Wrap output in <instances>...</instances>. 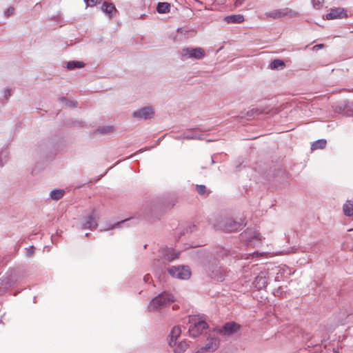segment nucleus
Wrapping results in <instances>:
<instances>
[{
  "instance_id": "nucleus-1",
  "label": "nucleus",
  "mask_w": 353,
  "mask_h": 353,
  "mask_svg": "<svg viewBox=\"0 0 353 353\" xmlns=\"http://www.w3.org/2000/svg\"><path fill=\"white\" fill-rule=\"evenodd\" d=\"M189 323L190 325L188 331L190 335L192 337L199 336L204 330L208 328L207 323L199 316H190Z\"/></svg>"
},
{
  "instance_id": "nucleus-2",
  "label": "nucleus",
  "mask_w": 353,
  "mask_h": 353,
  "mask_svg": "<svg viewBox=\"0 0 353 353\" xmlns=\"http://www.w3.org/2000/svg\"><path fill=\"white\" fill-rule=\"evenodd\" d=\"M173 295L168 293H163L154 298L148 305L150 311H155L161 309L166 305L168 303L174 301Z\"/></svg>"
},
{
  "instance_id": "nucleus-3",
  "label": "nucleus",
  "mask_w": 353,
  "mask_h": 353,
  "mask_svg": "<svg viewBox=\"0 0 353 353\" xmlns=\"http://www.w3.org/2000/svg\"><path fill=\"white\" fill-rule=\"evenodd\" d=\"M183 60L189 59L200 60L205 56V50L202 48H185L181 51Z\"/></svg>"
},
{
  "instance_id": "nucleus-4",
  "label": "nucleus",
  "mask_w": 353,
  "mask_h": 353,
  "mask_svg": "<svg viewBox=\"0 0 353 353\" xmlns=\"http://www.w3.org/2000/svg\"><path fill=\"white\" fill-rule=\"evenodd\" d=\"M256 276L253 281V285L257 290L265 288L269 281V271L265 268L260 269L258 273H255Z\"/></svg>"
},
{
  "instance_id": "nucleus-5",
  "label": "nucleus",
  "mask_w": 353,
  "mask_h": 353,
  "mask_svg": "<svg viewBox=\"0 0 353 353\" xmlns=\"http://www.w3.org/2000/svg\"><path fill=\"white\" fill-rule=\"evenodd\" d=\"M219 346V339L215 336H210L205 345L196 348L194 353H211L216 351Z\"/></svg>"
},
{
  "instance_id": "nucleus-6",
  "label": "nucleus",
  "mask_w": 353,
  "mask_h": 353,
  "mask_svg": "<svg viewBox=\"0 0 353 353\" xmlns=\"http://www.w3.org/2000/svg\"><path fill=\"white\" fill-rule=\"evenodd\" d=\"M169 274L174 278L188 279L191 276V271L188 266H173L168 269Z\"/></svg>"
},
{
  "instance_id": "nucleus-7",
  "label": "nucleus",
  "mask_w": 353,
  "mask_h": 353,
  "mask_svg": "<svg viewBox=\"0 0 353 353\" xmlns=\"http://www.w3.org/2000/svg\"><path fill=\"white\" fill-rule=\"evenodd\" d=\"M205 132L201 131L198 128L188 129L183 132L179 137H176V139H194L203 140L205 138Z\"/></svg>"
},
{
  "instance_id": "nucleus-8",
  "label": "nucleus",
  "mask_w": 353,
  "mask_h": 353,
  "mask_svg": "<svg viewBox=\"0 0 353 353\" xmlns=\"http://www.w3.org/2000/svg\"><path fill=\"white\" fill-rule=\"evenodd\" d=\"M154 114V108L152 106H146L133 112L132 116L137 119H150Z\"/></svg>"
},
{
  "instance_id": "nucleus-9",
  "label": "nucleus",
  "mask_w": 353,
  "mask_h": 353,
  "mask_svg": "<svg viewBox=\"0 0 353 353\" xmlns=\"http://www.w3.org/2000/svg\"><path fill=\"white\" fill-rule=\"evenodd\" d=\"M347 17V11L343 8H331L325 15L327 20L339 19Z\"/></svg>"
},
{
  "instance_id": "nucleus-10",
  "label": "nucleus",
  "mask_w": 353,
  "mask_h": 353,
  "mask_svg": "<svg viewBox=\"0 0 353 353\" xmlns=\"http://www.w3.org/2000/svg\"><path fill=\"white\" fill-rule=\"evenodd\" d=\"M240 329V325L234 322L225 323L223 327L219 330V333L223 335L230 336L236 333Z\"/></svg>"
},
{
  "instance_id": "nucleus-11",
  "label": "nucleus",
  "mask_w": 353,
  "mask_h": 353,
  "mask_svg": "<svg viewBox=\"0 0 353 353\" xmlns=\"http://www.w3.org/2000/svg\"><path fill=\"white\" fill-rule=\"evenodd\" d=\"M97 219L92 213L85 218V220L81 225V228L94 230L97 227Z\"/></svg>"
},
{
  "instance_id": "nucleus-12",
  "label": "nucleus",
  "mask_w": 353,
  "mask_h": 353,
  "mask_svg": "<svg viewBox=\"0 0 353 353\" xmlns=\"http://www.w3.org/2000/svg\"><path fill=\"white\" fill-rule=\"evenodd\" d=\"M181 334V329L179 326H174L170 334V339L168 341L170 346L174 345V342H176L177 339Z\"/></svg>"
},
{
  "instance_id": "nucleus-13",
  "label": "nucleus",
  "mask_w": 353,
  "mask_h": 353,
  "mask_svg": "<svg viewBox=\"0 0 353 353\" xmlns=\"http://www.w3.org/2000/svg\"><path fill=\"white\" fill-rule=\"evenodd\" d=\"M211 272V276L214 279L222 281L224 279L225 271L221 267L216 265L212 268Z\"/></svg>"
},
{
  "instance_id": "nucleus-14",
  "label": "nucleus",
  "mask_w": 353,
  "mask_h": 353,
  "mask_svg": "<svg viewBox=\"0 0 353 353\" xmlns=\"http://www.w3.org/2000/svg\"><path fill=\"white\" fill-rule=\"evenodd\" d=\"M173 345L172 347L174 353H184L189 347V343L186 341H182L179 343L174 342Z\"/></svg>"
},
{
  "instance_id": "nucleus-15",
  "label": "nucleus",
  "mask_w": 353,
  "mask_h": 353,
  "mask_svg": "<svg viewBox=\"0 0 353 353\" xmlns=\"http://www.w3.org/2000/svg\"><path fill=\"white\" fill-rule=\"evenodd\" d=\"M245 20L244 16L242 14H232L224 17V21L227 23H241Z\"/></svg>"
},
{
  "instance_id": "nucleus-16",
  "label": "nucleus",
  "mask_w": 353,
  "mask_h": 353,
  "mask_svg": "<svg viewBox=\"0 0 353 353\" xmlns=\"http://www.w3.org/2000/svg\"><path fill=\"white\" fill-rule=\"evenodd\" d=\"M241 225L242 224L239 222L228 220L224 226V230L228 232H234L238 230Z\"/></svg>"
},
{
  "instance_id": "nucleus-17",
  "label": "nucleus",
  "mask_w": 353,
  "mask_h": 353,
  "mask_svg": "<svg viewBox=\"0 0 353 353\" xmlns=\"http://www.w3.org/2000/svg\"><path fill=\"white\" fill-rule=\"evenodd\" d=\"M65 194V190L62 189H54L50 192V197L52 200L58 201Z\"/></svg>"
},
{
  "instance_id": "nucleus-18",
  "label": "nucleus",
  "mask_w": 353,
  "mask_h": 353,
  "mask_svg": "<svg viewBox=\"0 0 353 353\" xmlns=\"http://www.w3.org/2000/svg\"><path fill=\"white\" fill-rule=\"evenodd\" d=\"M241 236L242 238L246 239L249 241H252L254 238L259 240L260 239L259 234L255 231L252 230L245 231L243 234H241Z\"/></svg>"
},
{
  "instance_id": "nucleus-19",
  "label": "nucleus",
  "mask_w": 353,
  "mask_h": 353,
  "mask_svg": "<svg viewBox=\"0 0 353 353\" xmlns=\"http://www.w3.org/2000/svg\"><path fill=\"white\" fill-rule=\"evenodd\" d=\"M157 10L160 14L168 13L170 10V4L166 2L159 3Z\"/></svg>"
},
{
  "instance_id": "nucleus-20",
  "label": "nucleus",
  "mask_w": 353,
  "mask_h": 353,
  "mask_svg": "<svg viewBox=\"0 0 353 353\" xmlns=\"http://www.w3.org/2000/svg\"><path fill=\"white\" fill-rule=\"evenodd\" d=\"M101 9L103 12L108 14L110 17L112 16V13L116 11L114 6L112 3H103Z\"/></svg>"
},
{
  "instance_id": "nucleus-21",
  "label": "nucleus",
  "mask_w": 353,
  "mask_h": 353,
  "mask_svg": "<svg viewBox=\"0 0 353 353\" xmlns=\"http://www.w3.org/2000/svg\"><path fill=\"white\" fill-rule=\"evenodd\" d=\"M267 18H272L274 19H279L283 16V12L279 10H274L265 13Z\"/></svg>"
},
{
  "instance_id": "nucleus-22",
  "label": "nucleus",
  "mask_w": 353,
  "mask_h": 353,
  "mask_svg": "<svg viewBox=\"0 0 353 353\" xmlns=\"http://www.w3.org/2000/svg\"><path fill=\"white\" fill-rule=\"evenodd\" d=\"M343 212L346 216H351L353 215V202L347 201L343 205Z\"/></svg>"
},
{
  "instance_id": "nucleus-23",
  "label": "nucleus",
  "mask_w": 353,
  "mask_h": 353,
  "mask_svg": "<svg viewBox=\"0 0 353 353\" xmlns=\"http://www.w3.org/2000/svg\"><path fill=\"white\" fill-rule=\"evenodd\" d=\"M114 131V128L112 125L100 126L97 128L95 133L110 134Z\"/></svg>"
},
{
  "instance_id": "nucleus-24",
  "label": "nucleus",
  "mask_w": 353,
  "mask_h": 353,
  "mask_svg": "<svg viewBox=\"0 0 353 353\" xmlns=\"http://www.w3.org/2000/svg\"><path fill=\"white\" fill-rule=\"evenodd\" d=\"M179 256V253H176L172 249H167L164 252V257L168 261L174 260Z\"/></svg>"
},
{
  "instance_id": "nucleus-25",
  "label": "nucleus",
  "mask_w": 353,
  "mask_h": 353,
  "mask_svg": "<svg viewBox=\"0 0 353 353\" xmlns=\"http://www.w3.org/2000/svg\"><path fill=\"white\" fill-rule=\"evenodd\" d=\"M84 66V63L79 61H71L68 62L67 68L69 70H73L74 68H81Z\"/></svg>"
},
{
  "instance_id": "nucleus-26",
  "label": "nucleus",
  "mask_w": 353,
  "mask_h": 353,
  "mask_svg": "<svg viewBox=\"0 0 353 353\" xmlns=\"http://www.w3.org/2000/svg\"><path fill=\"white\" fill-rule=\"evenodd\" d=\"M326 140L325 139H319L314 142L312 145L311 149L316 150V149H323L326 145Z\"/></svg>"
},
{
  "instance_id": "nucleus-27",
  "label": "nucleus",
  "mask_w": 353,
  "mask_h": 353,
  "mask_svg": "<svg viewBox=\"0 0 353 353\" xmlns=\"http://www.w3.org/2000/svg\"><path fill=\"white\" fill-rule=\"evenodd\" d=\"M285 66V63L283 61L280 59H274L272 63H270V68L271 69H278L279 68H283Z\"/></svg>"
},
{
  "instance_id": "nucleus-28",
  "label": "nucleus",
  "mask_w": 353,
  "mask_h": 353,
  "mask_svg": "<svg viewBox=\"0 0 353 353\" xmlns=\"http://www.w3.org/2000/svg\"><path fill=\"white\" fill-rule=\"evenodd\" d=\"M276 270L278 272H276V276H275V281H279L282 279L283 274L285 272V268H276Z\"/></svg>"
},
{
  "instance_id": "nucleus-29",
  "label": "nucleus",
  "mask_w": 353,
  "mask_h": 353,
  "mask_svg": "<svg viewBox=\"0 0 353 353\" xmlns=\"http://www.w3.org/2000/svg\"><path fill=\"white\" fill-rule=\"evenodd\" d=\"M313 7L316 9H319L323 6L324 0H312Z\"/></svg>"
},
{
  "instance_id": "nucleus-30",
  "label": "nucleus",
  "mask_w": 353,
  "mask_h": 353,
  "mask_svg": "<svg viewBox=\"0 0 353 353\" xmlns=\"http://www.w3.org/2000/svg\"><path fill=\"white\" fill-rule=\"evenodd\" d=\"M197 192L201 194H203L205 192V186L203 185H199L196 186Z\"/></svg>"
},
{
  "instance_id": "nucleus-31",
  "label": "nucleus",
  "mask_w": 353,
  "mask_h": 353,
  "mask_svg": "<svg viewBox=\"0 0 353 353\" xmlns=\"http://www.w3.org/2000/svg\"><path fill=\"white\" fill-rule=\"evenodd\" d=\"M245 0H234V6L235 8H238L243 5Z\"/></svg>"
},
{
  "instance_id": "nucleus-32",
  "label": "nucleus",
  "mask_w": 353,
  "mask_h": 353,
  "mask_svg": "<svg viewBox=\"0 0 353 353\" xmlns=\"http://www.w3.org/2000/svg\"><path fill=\"white\" fill-rule=\"evenodd\" d=\"M14 9L12 7L8 8L6 11V14L10 16L14 13Z\"/></svg>"
},
{
  "instance_id": "nucleus-33",
  "label": "nucleus",
  "mask_w": 353,
  "mask_h": 353,
  "mask_svg": "<svg viewBox=\"0 0 353 353\" xmlns=\"http://www.w3.org/2000/svg\"><path fill=\"white\" fill-rule=\"evenodd\" d=\"M11 95V92L9 88H6L4 90V97L8 99Z\"/></svg>"
},
{
  "instance_id": "nucleus-34",
  "label": "nucleus",
  "mask_w": 353,
  "mask_h": 353,
  "mask_svg": "<svg viewBox=\"0 0 353 353\" xmlns=\"http://www.w3.org/2000/svg\"><path fill=\"white\" fill-rule=\"evenodd\" d=\"M61 101L63 102V101L66 102V104L69 106H72V105H75L72 101H68L65 98H61Z\"/></svg>"
},
{
  "instance_id": "nucleus-35",
  "label": "nucleus",
  "mask_w": 353,
  "mask_h": 353,
  "mask_svg": "<svg viewBox=\"0 0 353 353\" xmlns=\"http://www.w3.org/2000/svg\"><path fill=\"white\" fill-rule=\"evenodd\" d=\"M143 280L145 282L148 283L151 280V276L149 274H147L144 276Z\"/></svg>"
},
{
  "instance_id": "nucleus-36",
  "label": "nucleus",
  "mask_w": 353,
  "mask_h": 353,
  "mask_svg": "<svg viewBox=\"0 0 353 353\" xmlns=\"http://www.w3.org/2000/svg\"><path fill=\"white\" fill-rule=\"evenodd\" d=\"M98 0H86L88 6H90V2L92 3H97Z\"/></svg>"
},
{
  "instance_id": "nucleus-37",
  "label": "nucleus",
  "mask_w": 353,
  "mask_h": 353,
  "mask_svg": "<svg viewBox=\"0 0 353 353\" xmlns=\"http://www.w3.org/2000/svg\"><path fill=\"white\" fill-rule=\"evenodd\" d=\"M323 44L316 45L313 47V49H321L323 48Z\"/></svg>"
},
{
  "instance_id": "nucleus-38",
  "label": "nucleus",
  "mask_w": 353,
  "mask_h": 353,
  "mask_svg": "<svg viewBox=\"0 0 353 353\" xmlns=\"http://www.w3.org/2000/svg\"><path fill=\"white\" fill-rule=\"evenodd\" d=\"M119 224H120V223H116L114 225H112V226L110 228V229H113V228H114V226H115V225H119Z\"/></svg>"
},
{
  "instance_id": "nucleus-39",
  "label": "nucleus",
  "mask_w": 353,
  "mask_h": 353,
  "mask_svg": "<svg viewBox=\"0 0 353 353\" xmlns=\"http://www.w3.org/2000/svg\"><path fill=\"white\" fill-rule=\"evenodd\" d=\"M259 255V253L258 252H254L252 254V256H258Z\"/></svg>"
},
{
  "instance_id": "nucleus-40",
  "label": "nucleus",
  "mask_w": 353,
  "mask_h": 353,
  "mask_svg": "<svg viewBox=\"0 0 353 353\" xmlns=\"http://www.w3.org/2000/svg\"><path fill=\"white\" fill-rule=\"evenodd\" d=\"M2 161L1 156H0V162Z\"/></svg>"
},
{
  "instance_id": "nucleus-41",
  "label": "nucleus",
  "mask_w": 353,
  "mask_h": 353,
  "mask_svg": "<svg viewBox=\"0 0 353 353\" xmlns=\"http://www.w3.org/2000/svg\"><path fill=\"white\" fill-rule=\"evenodd\" d=\"M348 231H353V228L348 230Z\"/></svg>"
},
{
  "instance_id": "nucleus-42",
  "label": "nucleus",
  "mask_w": 353,
  "mask_h": 353,
  "mask_svg": "<svg viewBox=\"0 0 353 353\" xmlns=\"http://www.w3.org/2000/svg\"><path fill=\"white\" fill-rule=\"evenodd\" d=\"M29 254H32V252L29 251Z\"/></svg>"
},
{
  "instance_id": "nucleus-43",
  "label": "nucleus",
  "mask_w": 353,
  "mask_h": 353,
  "mask_svg": "<svg viewBox=\"0 0 353 353\" xmlns=\"http://www.w3.org/2000/svg\"><path fill=\"white\" fill-rule=\"evenodd\" d=\"M2 165H3V163H0V167H1V166H2Z\"/></svg>"
}]
</instances>
